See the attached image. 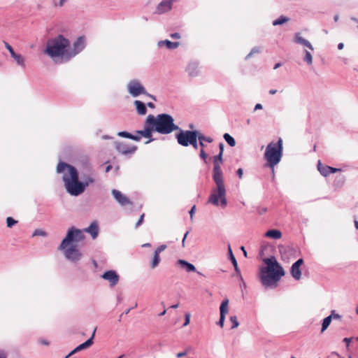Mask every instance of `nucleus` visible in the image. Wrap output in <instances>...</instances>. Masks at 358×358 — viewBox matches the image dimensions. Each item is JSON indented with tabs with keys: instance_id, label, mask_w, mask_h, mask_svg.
I'll return each instance as SVG.
<instances>
[{
	"instance_id": "1",
	"label": "nucleus",
	"mask_w": 358,
	"mask_h": 358,
	"mask_svg": "<svg viewBox=\"0 0 358 358\" xmlns=\"http://www.w3.org/2000/svg\"><path fill=\"white\" fill-rule=\"evenodd\" d=\"M213 163V180L216 185V187L212 189L208 202L215 206L220 205L221 207L225 208L227 205V191L221 168V164L223 163V154L218 153L214 156Z\"/></svg>"
},
{
	"instance_id": "2",
	"label": "nucleus",
	"mask_w": 358,
	"mask_h": 358,
	"mask_svg": "<svg viewBox=\"0 0 358 358\" xmlns=\"http://www.w3.org/2000/svg\"><path fill=\"white\" fill-rule=\"evenodd\" d=\"M84 238L85 236L80 229L72 227L68 230L59 247V249L64 252V257L67 260L74 264L80 260L83 255L77 246L72 243L81 241Z\"/></svg>"
},
{
	"instance_id": "3",
	"label": "nucleus",
	"mask_w": 358,
	"mask_h": 358,
	"mask_svg": "<svg viewBox=\"0 0 358 358\" xmlns=\"http://www.w3.org/2000/svg\"><path fill=\"white\" fill-rule=\"evenodd\" d=\"M68 170V175L62 177L65 189L71 196H78L83 194L86 189V183L79 180V174L76 167L66 162H60L57 164V172L60 173Z\"/></svg>"
},
{
	"instance_id": "4",
	"label": "nucleus",
	"mask_w": 358,
	"mask_h": 358,
	"mask_svg": "<svg viewBox=\"0 0 358 358\" xmlns=\"http://www.w3.org/2000/svg\"><path fill=\"white\" fill-rule=\"evenodd\" d=\"M265 266L260 268L259 278L265 287L276 286L281 277L285 275L282 266L274 256L263 259Z\"/></svg>"
},
{
	"instance_id": "5",
	"label": "nucleus",
	"mask_w": 358,
	"mask_h": 358,
	"mask_svg": "<svg viewBox=\"0 0 358 358\" xmlns=\"http://www.w3.org/2000/svg\"><path fill=\"white\" fill-rule=\"evenodd\" d=\"M69 48L70 41L62 34H59L48 41L45 53L52 59L61 57L65 62H68Z\"/></svg>"
},
{
	"instance_id": "6",
	"label": "nucleus",
	"mask_w": 358,
	"mask_h": 358,
	"mask_svg": "<svg viewBox=\"0 0 358 358\" xmlns=\"http://www.w3.org/2000/svg\"><path fill=\"white\" fill-rule=\"evenodd\" d=\"M148 117L151 120L155 128V132L159 134H169L180 129V127L174 123L173 117L169 114L161 113L156 117L153 115H149Z\"/></svg>"
},
{
	"instance_id": "7",
	"label": "nucleus",
	"mask_w": 358,
	"mask_h": 358,
	"mask_svg": "<svg viewBox=\"0 0 358 358\" xmlns=\"http://www.w3.org/2000/svg\"><path fill=\"white\" fill-rule=\"evenodd\" d=\"M282 152V140L280 138L276 143H270L266 148L264 158L266 160V166L271 169L273 178L275 177L274 166L280 162Z\"/></svg>"
},
{
	"instance_id": "8",
	"label": "nucleus",
	"mask_w": 358,
	"mask_h": 358,
	"mask_svg": "<svg viewBox=\"0 0 358 358\" xmlns=\"http://www.w3.org/2000/svg\"><path fill=\"white\" fill-rule=\"evenodd\" d=\"M178 132L176 134V138L178 143L182 146L187 147L190 145V141L197 130H182L180 128Z\"/></svg>"
},
{
	"instance_id": "9",
	"label": "nucleus",
	"mask_w": 358,
	"mask_h": 358,
	"mask_svg": "<svg viewBox=\"0 0 358 358\" xmlns=\"http://www.w3.org/2000/svg\"><path fill=\"white\" fill-rule=\"evenodd\" d=\"M127 90L133 97H137L141 94H147L145 87L136 79L130 80L127 84Z\"/></svg>"
},
{
	"instance_id": "10",
	"label": "nucleus",
	"mask_w": 358,
	"mask_h": 358,
	"mask_svg": "<svg viewBox=\"0 0 358 358\" xmlns=\"http://www.w3.org/2000/svg\"><path fill=\"white\" fill-rule=\"evenodd\" d=\"M115 150L121 155L130 156L136 152L138 149L136 145H131L124 142H115Z\"/></svg>"
},
{
	"instance_id": "11",
	"label": "nucleus",
	"mask_w": 358,
	"mask_h": 358,
	"mask_svg": "<svg viewBox=\"0 0 358 358\" xmlns=\"http://www.w3.org/2000/svg\"><path fill=\"white\" fill-rule=\"evenodd\" d=\"M85 38L84 36H79L73 43L72 50L69 49V61L79 54L85 48Z\"/></svg>"
},
{
	"instance_id": "12",
	"label": "nucleus",
	"mask_w": 358,
	"mask_h": 358,
	"mask_svg": "<svg viewBox=\"0 0 358 358\" xmlns=\"http://www.w3.org/2000/svg\"><path fill=\"white\" fill-rule=\"evenodd\" d=\"M213 141V140L211 137L206 136L203 134L197 131L190 141V145H192L195 150H196L198 149L199 145H200V147L202 148L206 147L205 144L203 143V141L212 143Z\"/></svg>"
},
{
	"instance_id": "13",
	"label": "nucleus",
	"mask_w": 358,
	"mask_h": 358,
	"mask_svg": "<svg viewBox=\"0 0 358 358\" xmlns=\"http://www.w3.org/2000/svg\"><path fill=\"white\" fill-rule=\"evenodd\" d=\"M101 278L110 282V285L113 287L116 285L119 281V275L115 271L109 270L104 272L101 275Z\"/></svg>"
},
{
	"instance_id": "14",
	"label": "nucleus",
	"mask_w": 358,
	"mask_h": 358,
	"mask_svg": "<svg viewBox=\"0 0 358 358\" xmlns=\"http://www.w3.org/2000/svg\"><path fill=\"white\" fill-rule=\"evenodd\" d=\"M228 304H229V299H224L220 306V320L217 322V325H219L221 327H223L224 323L225 321V317L226 315L228 313Z\"/></svg>"
},
{
	"instance_id": "15",
	"label": "nucleus",
	"mask_w": 358,
	"mask_h": 358,
	"mask_svg": "<svg viewBox=\"0 0 358 358\" xmlns=\"http://www.w3.org/2000/svg\"><path fill=\"white\" fill-rule=\"evenodd\" d=\"M153 131H155V128L153 124L151 122V120L148 117H146L145 121V136L144 138H149L148 141L145 142L146 144L150 143L153 141L155 139L152 138V134Z\"/></svg>"
},
{
	"instance_id": "16",
	"label": "nucleus",
	"mask_w": 358,
	"mask_h": 358,
	"mask_svg": "<svg viewBox=\"0 0 358 358\" xmlns=\"http://www.w3.org/2000/svg\"><path fill=\"white\" fill-rule=\"evenodd\" d=\"M227 252H228L229 259L231 261V264L234 266L236 275L238 277L239 280L243 281V277H242V275L241 273V270L238 266L237 261L233 254L230 244L228 245Z\"/></svg>"
},
{
	"instance_id": "17",
	"label": "nucleus",
	"mask_w": 358,
	"mask_h": 358,
	"mask_svg": "<svg viewBox=\"0 0 358 358\" xmlns=\"http://www.w3.org/2000/svg\"><path fill=\"white\" fill-rule=\"evenodd\" d=\"M317 169L320 174L324 177H327L330 173H334L341 171L340 169L331 167L329 166H323L320 161H318Z\"/></svg>"
},
{
	"instance_id": "18",
	"label": "nucleus",
	"mask_w": 358,
	"mask_h": 358,
	"mask_svg": "<svg viewBox=\"0 0 358 358\" xmlns=\"http://www.w3.org/2000/svg\"><path fill=\"white\" fill-rule=\"evenodd\" d=\"M112 194L114 199L122 206H126L131 203V201L129 200V199L123 195L119 190L113 189Z\"/></svg>"
},
{
	"instance_id": "19",
	"label": "nucleus",
	"mask_w": 358,
	"mask_h": 358,
	"mask_svg": "<svg viewBox=\"0 0 358 358\" xmlns=\"http://www.w3.org/2000/svg\"><path fill=\"white\" fill-rule=\"evenodd\" d=\"M96 330V329H94L92 334L90 338H88L85 342L80 344L76 348H74L71 351V354H76V352H78L79 351H81L83 350L90 348L94 343V338Z\"/></svg>"
},
{
	"instance_id": "20",
	"label": "nucleus",
	"mask_w": 358,
	"mask_h": 358,
	"mask_svg": "<svg viewBox=\"0 0 358 358\" xmlns=\"http://www.w3.org/2000/svg\"><path fill=\"white\" fill-rule=\"evenodd\" d=\"M85 231L90 234L92 238L95 239L99 235V225L96 221H93L90 225L84 229Z\"/></svg>"
},
{
	"instance_id": "21",
	"label": "nucleus",
	"mask_w": 358,
	"mask_h": 358,
	"mask_svg": "<svg viewBox=\"0 0 358 358\" xmlns=\"http://www.w3.org/2000/svg\"><path fill=\"white\" fill-rule=\"evenodd\" d=\"M171 1L163 0L157 7V13L162 14L170 10L171 9Z\"/></svg>"
},
{
	"instance_id": "22",
	"label": "nucleus",
	"mask_w": 358,
	"mask_h": 358,
	"mask_svg": "<svg viewBox=\"0 0 358 358\" xmlns=\"http://www.w3.org/2000/svg\"><path fill=\"white\" fill-rule=\"evenodd\" d=\"M199 64L196 62H190L187 69L186 71L187 72L189 77H196L199 74V70H198Z\"/></svg>"
},
{
	"instance_id": "23",
	"label": "nucleus",
	"mask_w": 358,
	"mask_h": 358,
	"mask_svg": "<svg viewBox=\"0 0 358 358\" xmlns=\"http://www.w3.org/2000/svg\"><path fill=\"white\" fill-rule=\"evenodd\" d=\"M178 264L185 269L187 272H195L196 271V267L191 263L184 259H179L177 262Z\"/></svg>"
},
{
	"instance_id": "24",
	"label": "nucleus",
	"mask_w": 358,
	"mask_h": 358,
	"mask_svg": "<svg viewBox=\"0 0 358 358\" xmlns=\"http://www.w3.org/2000/svg\"><path fill=\"white\" fill-rule=\"evenodd\" d=\"M134 105L136 107V112L140 115H145L147 113V108L145 103L139 100H135Z\"/></svg>"
},
{
	"instance_id": "25",
	"label": "nucleus",
	"mask_w": 358,
	"mask_h": 358,
	"mask_svg": "<svg viewBox=\"0 0 358 358\" xmlns=\"http://www.w3.org/2000/svg\"><path fill=\"white\" fill-rule=\"evenodd\" d=\"M294 42L298 44L303 45L309 48L310 50H313V47L311 45V43L308 40L303 38L299 33L295 34Z\"/></svg>"
},
{
	"instance_id": "26",
	"label": "nucleus",
	"mask_w": 358,
	"mask_h": 358,
	"mask_svg": "<svg viewBox=\"0 0 358 358\" xmlns=\"http://www.w3.org/2000/svg\"><path fill=\"white\" fill-rule=\"evenodd\" d=\"M164 45H166V47L169 49V50H173V49H176L177 48L179 45H180V43L179 42H172L168 39H166V40H164V41H159L158 42V46L159 47H162Z\"/></svg>"
},
{
	"instance_id": "27",
	"label": "nucleus",
	"mask_w": 358,
	"mask_h": 358,
	"mask_svg": "<svg viewBox=\"0 0 358 358\" xmlns=\"http://www.w3.org/2000/svg\"><path fill=\"white\" fill-rule=\"evenodd\" d=\"M117 136L122 138H129L135 141H139L141 140L140 136L132 134L127 131H122L117 133Z\"/></svg>"
},
{
	"instance_id": "28",
	"label": "nucleus",
	"mask_w": 358,
	"mask_h": 358,
	"mask_svg": "<svg viewBox=\"0 0 358 358\" xmlns=\"http://www.w3.org/2000/svg\"><path fill=\"white\" fill-rule=\"evenodd\" d=\"M265 236L276 240L282 237V232L278 229H269L266 232Z\"/></svg>"
},
{
	"instance_id": "29",
	"label": "nucleus",
	"mask_w": 358,
	"mask_h": 358,
	"mask_svg": "<svg viewBox=\"0 0 358 358\" xmlns=\"http://www.w3.org/2000/svg\"><path fill=\"white\" fill-rule=\"evenodd\" d=\"M291 274L295 280H299L301 277L300 266L292 264L291 266Z\"/></svg>"
},
{
	"instance_id": "30",
	"label": "nucleus",
	"mask_w": 358,
	"mask_h": 358,
	"mask_svg": "<svg viewBox=\"0 0 358 358\" xmlns=\"http://www.w3.org/2000/svg\"><path fill=\"white\" fill-rule=\"evenodd\" d=\"M11 57L15 60V62H17V64L19 66H20L22 67L25 66L24 59L22 57V55H21L20 54H17L15 52H12Z\"/></svg>"
},
{
	"instance_id": "31",
	"label": "nucleus",
	"mask_w": 358,
	"mask_h": 358,
	"mask_svg": "<svg viewBox=\"0 0 358 358\" xmlns=\"http://www.w3.org/2000/svg\"><path fill=\"white\" fill-rule=\"evenodd\" d=\"M289 20V17L284 16V15H281L276 20H273L272 22V24L273 26L281 25L287 22H288Z\"/></svg>"
},
{
	"instance_id": "32",
	"label": "nucleus",
	"mask_w": 358,
	"mask_h": 358,
	"mask_svg": "<svg viewBox=\"0 0 358 358\" xmlns=\"http://www.w3.org/2000/svg\"><path fill=\"white\" fill-rule=\"evenodd\" d=\"M223 138L229 146L234 147L236 145V141L234 138L231 136L229 134L225 133L223 135Z\"/></svg>"
},
{
	"instance_id": "33",
	"label": "nucleus",
	"mask_w": 358,
	"mask_h": 358,
	"mask_svg": "<svg viewBox=\"0 0 358 358\" xmlns=\"http://www.w3.org/2000/svg\"><path fill=\"white\" fill-rule=\"evenodd\" d=\"M331 321H332V319H331V317H330V315H329L323 319L322 323V329H321L322 333H323L329 327Z\"/></svg>"
},
{
	"instance_id": "34",
	"label": "nucleus",
	"mask_w": 358,
	"mask_h": 358,
	"mask_svg": "<svg viewBox=\"0 0 358 358\" xmlns=\"http://www.w3.org/2000/svg\"><path fill=\"white\" fill-rule=\"evenodd\" d=\"M83 183H86V187L93 182H94L95 180L92 173H88L87 175H84L83 177Z\"/></svg>"
},
{
	"instance_id": "35",
	"label": "nucleus",
	"mask_w": 358,
	"mask_h": 358,
	"mask_svg": "<svg viewBox=\"0 0 358 358\" xmlns=\"http://www.w3.org/2000/svg\"><path fill=\"white\" fill-rule=\"evenodd\" d=\"M160 261H161V259L159 257V254H157L154 252L152 260L150 264L151 268H155L159 265Z\"/></svg>"
},
{
	"instance_id": "36",
	"label": "nucleus",
	"mask_w": 358,
	"mask_h": 358,
	"mask_svg": "<svg viewBox=\"0 0 358 358\" xmlns=\"http://www.w3.org/2000/svg\"><path fill=\"white\" fill-rule=\"evenodd\" d=\"M305 56L303 58V61L306 62L308 65H311L313 64V57L310 52L308 50H305Z\"/></svg>"
},
{
	"instance_id": "37",
	"label": "nucleus",
	"mask_w": 358,
	"mask_h": 358,
	"mask_svg": "<svg viewBox=\"0 0 358 358\" xmlns=\"http://www.w3.org/2000/svg\"><path fill=\"white\" fill-rule=\"evenodd\" d=\"M261 52V49L258 46H255L252 48L251 51L246 55L245 59H248L250 58L254 54L259 53Z\"/></svg>"
},
{
	"instance_id": "38",
	"label": "nucleus",
	"mask_w": 358,
	"mask_h": 358,
	"mask_svg": "<svg viewBox=\"0 0 358 358\" xmlns=\"http://www.w3.org/2000/svg\"><path fill=\"white\" fill-rule=\"evenodd\" d=\"M17 223V221L15 220L12 217H8L6 218V225L8 228H12Z\"/></svg>"
},
{
	"instance_id": "39",
	"label": "nucleus",
	"mask_w": 358,
	"mask_h": 358,
	"mask_svg": "<svg viewBox=\"0 0 358 358\" xmlns=\"http://www.w3.org/2000/svg\"><path fill=\"white\" fill-rule=\"evenodd\" d=\"M47 233L46 231L42 230V229H36L33 234H32V236H43V237H45L47 236Z\"/></svg>"
},
{
	"instance_id": "40",
	"label": "nucleus",
	"mask_w": 358,
	"mask_h": 358,
	"mask_svg": "<svg viewBox=\"0 0 358 358\" xmlns=\"http://www.w3.org/2000/svg\"><path fill=\"white\" fill-rule=\"evenodd\" d=\"M230 321L232 323L231 329L237 328L239 325L237 317L236 315L230 317Z\"/></svg>"
},
{
	"instance_id": "41",
	"label": "nucleus",
	"mask_w": 358,
	"mask_h": 358,
	"mask_svg": "<svg viewBox=\"0 0 358 358\" xmlns=\"http://www.w3.org/2000/svg\"><path fill=\"white\" fill-rule=\"evenodd\" d=\"M204 148H202L201 147V150H200V157L203 159V161L205 162V163H207V161H206V159H207V154L206 153V152L204 151Z\"/></svg>"
},
{
	"instance_id": "42",
	"label": "nucleus",
	"mask_w": 358,
	"mask_h": 358,
	"mask_svg": "<svg viewBox=\"0 0 358 358\" xmlns=\"http://www.w3.org/2000/svg\"><path fill=\"white\" fill-rule=\"evenodd\" d=\"M330 317H331V319H335V320H341V315L336 313L335 310H331V314L329 315Z\"/></svg>"
},
{
	"instance_id": "43",
	"label": "nucleus",
	"mask_w": 358,
	"mask_h": 358,
	"mask_svg": "<svg viewBox=\"0 0 358 358\" xmlns=\"http://www.w3.org/2000/svg\"><path fill=\"white\" fill-rule=\"evenodd\" d=\"M166 248V245L163 244L160 245L155 250V252L157 254H160L162 252H163Z\"/></svg>"
},
{
	"instance_id": "44",
	"label": "nucleus",
	"mask_w": 358,
	"mask_h": 358,
	"mask_svg": "<svg viewBox=\"0 0 358 358\" xmlns=\"http://www.w3.org/2000/svg\"><path fill=\"white\" fill-rule=\"evenodd\" d=\"M4 44H5V47L9 51L10 55H12V52H15L13 50V48H12V46L8 43L7 42L4 41Z\"/></svg>"
},
{
	"instance_id": "45",
	"label": "nucleus",
	"mask_w": 358,
	"mask_h": 358,
	"mask_svg": "<svg viewBox=\"0 0 358 358\" xmlns=\"http://www.w3.org/2000/svg\"><path fill=\"white\" fill-rule=\"evenodd\" d=\"M143 218H144V214H142L141 215L139 220H138V222L136 223V225H135L136 228H138L140 225L142 224V223L143 222Z\"/></svg>"
},
{
	"instance_id": "46",
	"label": "nucleus",
	"mask_w": 358,
	"mask_h": 358,
	"mask_svg": "<svg viewBox=\"0 0 358 358\" xmlns=\"http://www.w3.org/2000/svg\"><path fill=\"white\" fill-rule=\"evenodd\" d=\"M189 320H190V315H189V313H186L185 314V322L183 324V327H185L187 324H189Z\"/></svg>"
},
{
	"instance_id": "47",
	"label": "nucleus",
	"mask_w": 358,
	"mask_h": 358,
	"mask_svg": "<svg viewBox=\"0 0 358 358\" xmlns=\"http://www.w3.org/2000/svg\"><path fill=\"white\" fill-rule=\"evenodd\" d=\"M195 210H196V206H195V205H194V206L191 208L190 210L189 211V213L190 219H191V220H192V219H193V216H194V213H195Z\"/></svg>"
},
{
	"instance_id": "48",
	"label": "nucleus",
	"mask_w": 358,
	"mask_h": 358,
	"mask_svg": "<svg viewBox=\"0 0 358 358\" xmlns=\"http://www.w3.org/2000/svg\"><path fill=\"white\" fill-rule=\"evenodd\" d=\"M303 264V259L300 258L297 259L293 264L297 266H301Z\"/></svg>"
},
{
	"instance_id": "49",
	"label": "nucleus",
	"mask_w": 358,
	"mask_h": 358,
	"mask_svg": "<svg viewBox=\"0 0 358 358\" xmlns=\"http://www.w3.org/2000/svg\"><path fill=\"white\" fill-rule=\"evenodd\" d=\"M136 136H140L141 138L142 136L144 137L145 136V129L143 130H136Z\"/></svg>"
},
{
	"instance_id": "50",
	"label": "nucleus",
	"mask_w": 358,
	"mask_h": 358,
	"mask_svg": "<svg viewBox=\"0 0 358 358\" xmlns=\"http://www.w3.org/2000/svg\"><path fill=\"white\" fill-rule=\"evenodd\" d=\"M236 174L238 176V177L239 178H241L242 176H243V169L241 168H239L237 171H236Z\"/></svg>"
},
{
	"instance_id": "51",
	"label": "nucleus",
	"mask_w": 358,
	"mask_h": 358,
	"mask_svg": "<svg viewBox=\"0 0 358 358\" xmlns=\"http://www.w3.org/2000/svg\"><path fill=\"white\" fill-rule=\"evenodd\" d=\"M352 340V338H344L343 341L346 343V346L348 347L350 345V343Z\"/></svg>"
},
{
	"instance_id": "52",
	"label": "nucleus",
	"mask_w": 358,
	"mask_h": 358,
	"mask_svg": "<svg viewBox=\"0 0 358 358\" xmlns=\"http://www.w3.org/2000/svg\"><path fill=\"white\" fill-rule=\"evenodd\" d=\"M171 37L172 38H176V39H178L180 38V34L178 32H175V33H173L171 34Z\"/></svg>"
},
{
	"instance_id": "53",
	"label": "nucleus",
	"mask_w": 358,
	"mask_h": 358,
	"mask_svg": "<svg viewBox=\"0 0 358 358\" xmlns=\"http://www.w3.org/2000/svg\"><path fill=\"white\" fill-rule=\"evenodd\" d=\"M224 148V143L222 142L220 143H219V149H220L219 153L223 154Z\"/></svg>"
},
{
	"instance_id": "54",
	"label": "nucleus",
	"mask_w": 358,
	"mask_h": 358,
	"mask_svg": "<svg viewBox=\"0 0 358 358\" xmlns=\"http://www.w3.org/2000/svg\"><path fill=\"white\" fill-rule=\"evenodd\" d=\"M337 180L339 183L343 184L345 181V177L343 176H339L337 178Z\"/></svg>"
},
{
	"instance_id": "55",
	"label": "nucleus",
	"mask_w": 358,
	"mask_h": 358,
	"mask_svg": "<svg viewBox=\"0 0 358 358\" xmlns=\"http://www.w3.org/2000/svg\"><path fill=\"white\" fill-rule=\"evenodd\" d=\"M186 355H187V352L186 351L180 352H178L177 354L176 357L178 358H182V357H185Z\"/></svg>"
},
{
	"instance_id": "56",
	"label": "nucleus",
	"mask_w": 358,
	"mask_h": 358,
	"mask_svg": "<svg viewBox=\"0 0 358 358\" xmlns=\"http://www.w3.org/2000/svg\"><path fill=\"white\" fill-rule=\"evenodd\" d=\"M0 358H7V353L2 350H0Z\"/></svg>"
},
{
	"instance_id": "57",
	"label": "nucleus",
	"mask_w": 358,
	"mask_h": 358,
	"mask_svg": "<svg viewBox=\"0 0 358 358\" xmlns=\"http://www.w3.org/2000/svg\"><path fill=\"white\" fill-rule=\"evenodd\" d=\"M146 105V107H149L150 108H155V103H153L152 102H148Z\"/></svg>"
},
{
	"instance_id": "58",
	"label": "nucleus",
	"mask_w": 358,
	"mask_h": 358,
	"mask_svg": "<svg viewBox=\"0 0 358 358\" xmlns=\"http://www.w3.org/2000/svg\"><path fill=\"white\" fill-rule=\"evenodd\" d=\"M189 234V231H187L185 234L184 237H183V238H182V247H184V246H185V239H186L187 236V234Z\"/></svg>"
},
{
	"instance_id": "59",
	"label": "nucleus",
	"mask_w": 358,
	"mask_h": 358,
	"mask_svg": "<svg viewBox=\"0 0 358 358\" xmlns=\"http://www.w3.org/2000/svg\"><path fill=\"white\" fill-rule=\"evenodd\" d=\"M262 108V105L261 103H257L255 106V108L254 110H260Z\"/></svg>"
},
{
	"instance_id": "60",
	"label": "nucleus",
	"mask_w": 358,
	"mask_h": 358,
	"mask_svg": "<svg viewBox=\"0 0 358 358\" xmlns=\"http://www.w3.org/2000/svg\"><path fill=\"white\" fill-rule=\"evenodd\" d=\"M266 211H267V208H263L259 211V215H262L263 213H266Z\"/></svg>"
},
{
	"instance_id": "61",
	"label": "nucleus",
	"mask_w": 358,
	"mask_h": 358,
	"mask_svg": "<svg viewBox=\"0 0 358 358\" xmlns=\"http://www.w3.org/2000/svg\"><path fill=\"white\" fill-rule=\"evenodd\" d=\"M144 94V95H145V96H148L150 97L151 99H154V100H156L155 96H153V95H152V94H149L148 92H147V94Z\"/></svg>"
},
{
	"instance_id": "62",
	"label": "nucleus",
	"mask_w": 358,
	"mask_h": 358,
	"mask_svg": "<svg viewBox=\"0 0 358 358\" xmlns=\"http://www.w3.org/2000/svg\"><path fill=\"white\" fill-rule=\"evenodd\" d=\"M144 94V95H145V96H148L150 97L151 99H154V100H156L155 96H153V95H152V94H149L148 92H147V94Z\"/></svg>"
},
{
	"instance_id": "63",
	"label": "nucleus",
	"mask_w": 358,
	"mask_h": 358,
	"mask_svg": "<svg viewBox=\"0 0 358 358\" xmlns=\"http://www.w3.org/2000/svg\"><path fill=\"white\" fill-rule=\"evenodd\" d=\"M241 250L243 251L244 256L247 257V252H246V250L245 249V247L244 246H241Z\"/></svg>"
},
{
	"instance_id": "64",
	"label": "nucleus",
	"mask_w": 358,
	"mask_h": 358,
	"mask_svg": "<svg viewBox=\"0 0 358 358\" xmlns=\"http://www.w3.org/2000/svg\"><path fill=\"white\" fill-rule=\"evenodd\" d=\"M343 46H344L343 43H340L338 44V50H342L343 48Z\"/></svg>"
}]
</instances>
